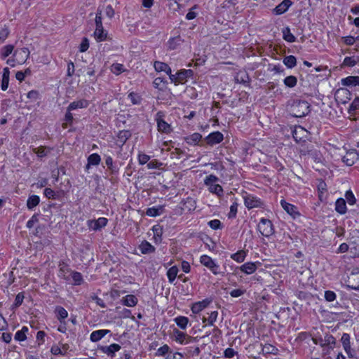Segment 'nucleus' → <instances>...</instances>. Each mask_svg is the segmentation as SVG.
<instances>
[{
  "instance_id": "2",
  "label": "nucleus",
  "mask_w": 359,
  "mask_h": 359,
  "mask_svg": "<svg viewBox=\"0 0 359 359\" xmlns=\"http://www.w3.org/2000/svg\"><path fill=\"white\" fill-rule=\"evenodd\" d=\"M257 229L260 233L266 238L275 233V228L271 221L264 217L260 219Z\"/></svg>"
},
{
  "instance_id": "26",
  "label": "nucleus",
  "mask_w": 359,
  "mask_h": 359,
  "mask_svg": "<svg viewBox=\"0 0 359 359\" xmlns=\"http://www.w3.org/2000/svg\"><path fill=\"white\" fill-rule=\"evenodd\" d=\"M335 344L336 339L332 334H326L323 339L320 337V345L322 347L329 346L330 348H333Z\"/></svg>"
},
{
  "instance_id": "39",
  "label": "nucleus",
  "mask_w": 359,
  "mask_h": 359,
  "mask_svg": "<svg viewBox=\"0 0 359 359\" xmlns=\"http://www.w3.org/2000/svg\"><path fill=\"white\" fill-rule=\"evenodd\" d=\"M174 321L180 329L185 330L187 327L189 320L186 316H180L175 318Z\"/></svg>"
},
{
  "instance_id": "29",
  "label": "nucleus",
  "mask_w": 359,
  "mask_h": 359,
  "mask_svg": "<svg viewBox=\"0 0 359 359\" xmlns=\"http://www.w3.org/2000/svg\"><path fill=\"white\" fill-rule=\"evenodd\" d=\"M110 332L109 330H98L93 331L90 336V339L93 342H97L103 338Z\"/></svg>"
},
{
  "instance_id": "7",
  "label": "nucleus",
  "mask_w": 359,
  "mask_h": 359,
  "mask_svg": "<svg viewBox=\"0 0 359 359\" xmlns=\"http://www.w3.org/2000/svg\"><path fill=\"white\" fill-rule=\"evenodd\" d=\"M293 116L295 117L305 116L309 112V104L306 101L299 100L292 106Z\"/></svg>"
},
{
  "instance_id": "48",
  "label": "nucleus",
  "mask_w": 359,
  "mask_h": 359,
  "mask_svg": "<svg viewBox=\"0 0 359 359\" xmlns=\"http://www.w3.org/2000/svg\"><path fill=\"white\" fill-rule=\"evenodd\" d=\"M71 277L72 279V284L74 285H80L83 282V276L80 272L72 271Z\"/></svg>"
},
{
  "instance_id": "47",
  "label": "nucleus",
  "mask_w": 359,
  "mask_h": 359,
  "mask_svg": "<svg viewBox=\"0 0 359 359\" xmlns=\"http://www.w3.org/2000/svg\"><path fill=\"white\" fill-rule=\"evenodd\" d=\"M178 271L179 269L177 266H173L168 270L167 277L169 283H172L174 282L177 276Z\"/></svg>"
},
{
  "instance_id": "20",
  "label": "nucleus",
  "mask_w": 359,
  "mask_h": 359,
  "mask_svg": "<svg viewBox=\"0 0 359 359\" xmlns=\"http://www.w3.org/2000/svg\"><path fill=\"white\" fill-rule=\"evenodd\" d=\"M280 205L282 208L294 218L299 215V212L297 211V208L295 205L286 202L285 200L280 201Z\"/></svg>"
},
{
  "instance_id": "44",
  "label": "nucleus",
  "mask_w": 359,
  "mask_h": 359,
  "mask_svg": "<svg viewBox=\"0 0 359 359\" xmlns=\"http://www.w3.org/2000/svg\"><path fill=\"white\" fill-rule=\"evenodd\" d=\"M154 231V239L155 243H160L162 241L163 229L160 226H154L152 228Z\"/></svg>"
},
{
  "instance_id": "14",
  "label": "nucleus",
  "mask_w": 359,
  "mask_h": 359,
  "mask_svg": "<svg viewBox=\"0 0 359 359\" xmlns=\"http://www.w3.org/2000/svg\"><path fill=\"white\" fill-rule=\"evenodd\" d=\"M347 287L354 290H359V271H353L347 280Z\"/></svg>"
},
{
  "instance_id": "16",
  "label": "nucleus",
  "mask_w": 359,
  "mask_h": 359,
  "mask_svg": "<svg viewBox=\"0 0 359 359\" xmlns=\"http://www.w3.org/2000/svg\"><path fill=\"white\" fill-rule=\"evenodd\" d=\"M121 346L118 344H112L110 346H100L98 348L103 353L107 354L109 357L113 358L115 353L121 349Z\"/></svg>"
},
{
  "instance_id": "11",
  "label": "nucleus",
  "mask_w": 359,
  "mask_h": 359,
  "mask_svg": "<svg viewBox=\"0 0 359 359\" xmlns=\"http://www.w3.org/2000/svg\"><path fill=\"white\" fill-rule=\"evenodd\" d=\"M30 52L27 48H18L14 50L13 56L16 57V62L22 64L27 61L29 57Z\"/></svg>"
},
{
  "instance_id": "24",
  "label": "nucleus",
  "mask_w": 359,
  "mask_h": 359,
  "mask_svg": "<svg viewBox=\"0 0 359 359\" xmlns=\"http://www.w3.org/2000/svg\"><path fill=\"white\" fill-rule=\"evenodd\" d=\"M132 133L128 130H120L117 135V141L121 147L123 146L127 140L130 138Z\"/></svg>"
},
{
  "instance_id": "41",
  "label": "nucleus",
  "mask_w": 359,
  "mask_h": 359,
  "mask_svg": "<svg viewBox=\"0 0 359 359\" xmlns=\"http://www.w3.org/2000/svg\"><path fill=\"white\" fill-rule=\"evenodd\" d=\"M105 163L111 174H117L118 172V168L117 165H114L113 158L110 156L105 158Z\"/></svg>"
},
{
  "instance_id": "36",
  "label": "nucleus",
  "mask_w": 359,
  "mask_h": 359,
  "mask_svg": "<svg viewBox=\"0 0 359 359\" xmlns=\"http://www.w3.org/2000/svg\"><path fill=\"white\" fill-rule=\"evenodd\" d=\"M94 36L97 41H104L107 39V32L104 29L103 27L101 28L96 27L94 32Z\"/></svg>"
},
{
  "instance_id": "58",
  "label": "nucleus",
  "mask_w": 359,
  "mask_h": 359,
  "mask_svg": "<svg viewBox=\"0 0 359 359\" xmlns=\"http://www.w3.org/2000/svg\"><path fill=\"white\" fill-rule=\"evenodd\" d=\"M350 252L354 257H359V239L350 243Z\"/></svg>"
},
{
  "instance_id": "38",
  "label": "nucleus",
  "mask_w": 359,
  "mask_h": 359,
  "mask_svg": "<svg viewBox=\"0 0 359 359\" xmlns=\"http://www.w3.org/2000/svg\"><path fill=\"white\" fill-rule=\"evenodd\" d=\"M40 203V198L36 195H32L28 197L27 201V207L29 210H33Z\"/></svg>"
},
{
  "instance_id": "6",
  "label": "nucleus",
  "mask_w": 359,
  "mask_h": 359,
  "mask_svg": "<svg viewBox=\"0 0 359 359\" xmlns=\"http://www.w3.org/2000/svg\"><path fill=\"white\" fill-rule=\"evenodd\" d=\"M244 204L248 210L255 208H263L264 206V202L261 198L254 196L253 194L245 192L243 195Z\"/></svg>"
},
{
  "instance_id": "30",
  "label": "nucleus",
  "mask_w": 359,
  "mask_h": 359,
  "mask_svg": "<svg viewBox=\"0 0 359 359\" xmlns=\"http://www.w3.org/2000/svg\"><path fill=\"white\" fill-rule=\"evenodd\" d=\"M55 314L56 318L58 320L59 322H62L65 320V319L68 316V312L67 311L61 306H57L55 309Z\"/></svg>"
},
{
  "instance_id": "45",
  "label": "nucleus",
  "mask_w": 359,
  "mask_h": 359,
  "mask_svg": "<svg viewBox=\"0 0 359 359\" xmlns=\"http://www.w3.org/2000/svg\"><path fill=\"white\" fill-rule=\"evenodd\" d=\"M359 62V56L346 57L343 61V66L354 67Z\"/></svg>"
},
{
  "instance_id": "4",
  "label": "nucleus",
  "mask_w": 359,
  "mask_h": 359,
  "mask_svg": "<svg viewBox=\"0 0 359 359\" xmlns=\"http://www.w3.org/2000/svg\"><path fill=\"white\" fill-rule=\"evenodd\" d=\"M165 116V114L163 111H159L155 116V121H156L158 132L169 134L172 131V129L171 126L164 120Z\"/></svg>"
},
{
  "instance_id": "46",
  "label": "nucleus",
  "mask_w": 359,
  "mask_h": 359,
  "mask_svg": "<svg viewBox=\"0 0 359 359\" xmlns=\"http://www.w3.org/2000/svg\"><path fill=\"white\" fill-rule=\"evenodd\" d=\"M14 50L13 45H6L1 48L0 56L2 60H5L7 57H8L12 52Z\"/></svg>"
},
{
  "instance_id": "42",
  "label": "nucleus",
  "mask_w": 359,
  "mask_h": 359,
  "mask_svg": "<svg viewBox=\"0 0 359 359\" xmlns=\"http://www.w3.org/2000/svg\"><path fill=\"white\" fill-rule=\"evenodd\" d=\"M262 351L264 354L268 355V354H273V355H277L278 353V349L275 346L271 344H265L262 349Z\"/></svg>"
},
{
  "instance_id": "54",
  "label": "nucleus",
  "mask_w": 359,
  "mask_h": 359,
  "mask_svg": "<svg viewBox=\"0 0 359 359\" xmlns=\"http://www.w3.org/2000/svg\"><path fill=\"white\" fill-rule=\"evenodd\" d=\"M128 98L130 100L133 104H140L142 100L141 95L135 92L130 93L128 95Z\"/></svg>"
},
{
  "instance_id": "51",
  "label": "nucleus",
  "mask_w": 359,
  "mask_h": 359,
  "mask_svg": "<svg viewBox=\"0 0 359 359\" xmlns=\"http://www.w3.org/2000/svg\"><path fill=\"white\" fill-rule=\"evenodd\" d=\"M283 83L288 88H294L297 84V79L292 75L287 76L284 79Z\"/></svg>"
},
{
  "instance_id": "5",
  "label": "nucleus",
  "mask_w": 359,
  "mask_h": 359,
  "mask_svg": "<svg viewBox=\"0 0 359 359\" xmlns=\"http://www.w3.org/2000/svg\"><path fill=\"white\" fill-rule=\"evenodd\" d=\"M200 262L207 267L214 275L221 274L219 265L208 255H203L200 257Z\"/></svg>"
},
{
  "instance_id": "34",
  "label": "nucleus",
  "mask_w": 359,
  "mask_h": 359,
  "mask_svg": "<svg viewBox=\"0 0 359 359\" xmlns=\"http://www.w3.org/2000/svg\"><path fill=\"white\" fill-rule=\"evenodd\" d=\"M248 250H241L231 255L230 257L238 263H242L245 259L247 256Z\"/></svg>"
},
{
  "instance_id": "23",
  "label": "nucleus",
  "mask_w": 359,
  "mask_h": 359,
  "mask_svg": "<svg viewBox=\"0 0 359 359\" xmlns=\"http://www.w3.org/2000/svg\"><path fill=\"white\" fill-rule=\"evenodd\" d=\"M121 302L124 306L133 307L137 304L138 299L133 294H128L121 299Z\"/></svg>"
},
{
  "instance_id": "49",
  "label": "nucleus",
  "mask_w": 359,
  "mask_h": 359,
  "mask_svg": "<svg viewBox=\"0 0 359 359\" xmlns=\"http://www.w3.org/2000/svg\"><path fill=\"white\" fill-rule=\"evenodd\" d=\"M283 64L289 69H292L297 65V59L294 55L285 56L283 58Z\"/></svg>"
},
{
  "instance_id": "8",
  "label": "nucleus",
  "mask_w": 359,
  "mask_h": 359,
  "mask_svg": "<svg viewBox=\"0 0 359 359\" xmlns=\"http://www.w3.org/2000/svg\"><path fill=\"white\" fill-rule=\"evenodd\" d=\"M223 140L224 135L219 131L212 132L205 138L206 144L211 147L221 143Z\"/></svg>"
},
{
  "instance_id": "56",
  "label": "nucleus",
  "mask_w": 359,
  "mask_h": 359,
  "mask_svg": "<svg viewBox=\"0 0 359 359\" xmlns=\"http://www.w3.org/2000/svg\"><path fill=\"white\" fill-rule=\"evenodd\" d=\"M71 111H68V109H67V112L65 116V123H62L63 128H67L68 127V125L71 126L73 123L74 117Z\"/></svg>"
},
{
  "instance_id": "40",
  "label": "nucleus",
  "mask_w": 359,
  "mask_h": 359,
  "mask_svg": "<svg viewBox=\"0 0 359 359\" xmlns=\"http://www.w3.org/2000/svg\"><path fill=\"white\" fill-rule=\"evenodd\" d=\"M283 38L285 41L289 43H293L296 41V37L291 33L290 29L289 27H286L283 29Z\"/></svg>"
},
{
  "instance_id": "21",
  "label": "nucleus",
  "mask_w": 359,
  "mask_h": 359,
  "mask_svg": "<svg viewBox=\"0 0 359 359\" xmlns=\"http://www.w3.org/2000/svg\"><path fill=\"white\" fill-rule=\"evenodd\" d=\"M235 81L236 83H242L245 86H250L251 79L247 72H240L236 76Z\"/></svg>"
},
{
  "instance_id": "62",
  "label": "nucleus",
  "mask_w": 359,
  "mask_h": 359,
  "mask_svg": "<svg viewBox=\"0 0 359 359\" xmlns=\"http://www.w3.org/2000/svg\"><path fill=\"white\" fill-rule=\"evenodd\" d=\"M168 67V64L160 61H155L154 64V67L156 72L166 71Z\"/></svg>"
},
{
  "instance_id": "50",
  "label": "nucleus",
  "mask_w": 359,
  "mask_h": 359,
  "mask_svg": "<svg viewBox=\"0 0 359 359\" xmlns=\"http://www.w3.org/2000/svg\"><path fill=\"white\" fill-rule=\"evenodd\" d=\"M171 353V350L168 344H164L157 349L155 355L158 357H164L166 355Z\"/></svg>"
},
{
  "instance_id": "18",
  "label": "nucleus",
  "mask_w": 359,
  "mask_h": 359,
  "mask_svg": "<svg viewBox=\"0 0 359 359\" xmlns=\"http://www.w3.org/2000/svg\"><path fill=\"white\" fill-rule=\"evenodd\" d=\"M59 273L58 276L61 278H63L64 280L69 281V276H68V273L72 272L71 269L69 268V265L65 262V261H60L59 264Z\"/></svg>"
},
{
  "instance_id": "32",
  "label": "nucleus",
  "mask_w": 359,
  "mask_h": 359,
  "mask_svg": "<svg viewBox=\"0 0 359 359\" xmlns=\"http://www.w3.org/2000/svg\"><path fill=\"white\" fill-rule=\"evenodd\" d=\"M52 150L53 148L47 147L45 146H40L33 149V151L37 155L39 158L46 156Z\"/></svg>"
},
{
  "instance_id": "63",
  "label": "nucleus",
  "mask_w": 359,
  "mask_h": 359,
  "mask_svg": "<svg viewBox=\"0 0 359 359\" xmlns=\"http://www.w3.org/2000/svg\"><path fill=\"white\" fill-rule=\"evenodd\" d=\"M27 97L32 102H35L40 99V94L38 90H32L27 94Z\"/></svg>"
},
{
  "instance_id": "64",
  "label": "nucleus",
  "mask_w": 359,
  "mask_h": 359,
  "mask_svg": "<svg viewBox=\"0 0 359 359\" xmlns=\"http://www.w3.org/2000/svg\"><path fill=\"white\" fill-rule=\"evenodd\" d=\"M44 196L48 199H57V195L55 191L50 188H46L43 191Z\"/></svg>"
},
{
  "instance_id": "25",
  "label": "nucleus",
  "mask_w": 359,
  "mask_h": 359,
  "mask_svg": "<svg viewBox=\"0 0 359 359\" xmlns=\"http://www.w3.org/2000/svg\"><path fill=\"white\" fill-rule=\"evenodd\" d=\"M202 135L198 133H194L184 137L186 143L191 146H196L201 140Z\"/></svg>"
},
{
  "instance_id": "43",
  "label": "nucleus",
  "mask_w": 359,
  "mask_h": 359,
  "mask_svg": "<svg viewBox=\"0 0 359 359\" xmlns=\"http://www.w3.org/2000/svg\"><path fill=\"white\" fill-rule=\"evenodd\" d=\"M29 329L26 326H23L20 330H18L15 334L14 339L16 341H23L26 340L27 336L26 334L28 332Z\"/></svg>"
},
{
  "instance_id": "57",
  "label": "nucleus",
  "mask_w": 359,
  "mask_h": 359,
  "mask_svg": "<svg viewBox=\"0 0 359 359\" xmlns=\"http://www.w3.org/2000/svg\"><path fill=\"white\" fill-rule=\"evenodd\" d=\"M161 207L156 208H149L146 210V215L149 217H156L158 215H160L161 213Z\"/></svg>"
},
{
  "instance_id": "27",
  "label": "nucleus",
  "mask_w": 359,
  "mask_h": 359,
  "mask_svg": "<svg viewBox=\"0 0 359 359\" xmlns=\"http://www.w3.org/2000/svg\"><path fill=\"white\" fill-rule=\"evenodd\" d=\"M257 269V264L254 262H246L239 267V269L245 274L253 273Z\"/></svg>"
},
{
  "instance_id": "31",
  "label": "nucleus",
  "mask_w": 359,
  "mask_h": 359,
  "mask_svg": "<svg viewBox=\"0 0 359 359\" xmlns=\"http://www.w3.org/2000/svg\"><path fill=\"white\" fill-rule=\"evenodd\" d=\"M183 41L184 40L181 38L180 36L172 37L168 41V48L169 50H175L181 46Z\"/></svg>"
},
{
  "instance_id": "12",
  "label": "nucleus",
  "mask_w": 359,
  "mask_h": 359,
  "mask_svg": "<svg viewBox=\"0 0 359 359\" xmlns=\"http://www.w3.org/2000/svg\"><path fill=\"white\" fill-rule=\"evenodd\" d=\"M358 160L359 154L355 149L349 150L342 158V161L348 166L353 165Z\"/></svg>"
},
{
  "instance_id": "60",
  "label": "nucleus",
  "mask_w": 359,
  "mask_h": 359,
  "mask_svg": "<svg viewBox=\"0 0 359 359\" xmlns=\"http://www.w3.org/2000/svg\"><path fill=\"white\" fill-rule=\"evenodd\" d=\"M359 109V97H355L350 104L348 111L350 114H353Z\"/></svg>"
},
{
  "instance_id": "1",
  "label": "nucleus",
  "mask_w": 359,
  "mask_h": 359,
  "mask_svg": "<svg viewBox=\"0 0 359 359\" xmlns=\"http://www.w3.org/2000/svg\"><path fill=\"white\" fill-rule=\"evenodd\" d=\"M219 179L215 175H209L204 179V184L208 187L209 192L215 194L217 197L221 198L224 195V189L222 187L218 184Z\"/></svg>"
},
{
  "instance_id": "37",
  "label": "nucleus",
  "mask_w": 359,
  "mask_h": 359,
  "mask_svg": "<svg viewBox=\"0 0 359 359\" xmlns=\"http://www.w3.org/2000/svg\"><path fill=\"white\" fill-rule=\"evenodd\" d=\"M9 75L10 71L8 67H5L3 69L2 81H1V89L5 91L7 90L9 83Z\"/></svg>"
},
{
  "instance_id": "10",
  "label": "nucleus",
  "mask_w": 359,
  "mask_h": 359,
  "mask_svg": "<svg viewBox=\"0 0 359 359\" xmlns=\"http://www.w3.org/2000/svg\"><path fill=\"white\" fill-rule=\"evenodd\" d=\"M336 101L346 104L351 99V93L346 88L338 89L334 95Z\"/></svg>"
},
{
  "instance_id": "61",
  "label": "nucleus",
  "mask_w": 359,
  "mask_h": 359,
  "mask_svg": "<svg viewBox=\"0 0 359 359\" xmlns=\"http://www.w3.org/2000/svg\"><path fill=\"white\" fill-rule=\"evenodd\" d=\"M208 224L212 229L214 230L221 229L223 227L222 222L217 219L210 220L208 222Z\"/></svg>"
},
{
  "instance_id": "35",
  "label": "nucleus",
  "mask_w": 359,
  "mask_h": 359,
  "mask_svg": "<svg viewBox=\"0 0 359 359\" xmlns=\"http://www.w3.org/2000/svg\"><path fill=\"white\" fill-rule=\"evenodd\" d=\"M341 83L344 86H359V76H349L345 79H343L341 80Z\"/></svg>"
},
{
  "instance_id": "52",
  "label": "nucleus",
  "mask_w": 359,
  "mask_h": 359,
  "mask_svg": "<svg viewBox=\"0 0 359 359\" xmlns=\"http://www.w3.org/2000/svg\"><path fill=\"white\" fill-rule=\"evenodd\" d=\"M318 197L321 200L323 195L327 192V184L323 180H320L317 184Z\"/></svg>"
},
{
  "instance_id": "9",
  "label": "nucleus",
  "mask_w": 359,
  "mask_h": 359,
  "mask_svg": "<svg viewBox=\"0 0 359 359\" xmlns=\"http://www.w3.org/2000/svg\"><path fill=\"white\" fill-rule=\"evenodd\" d=\"M108 223V219L105 217H100L97 219H89L87 221V226L90 229L99 231L105 227Z\"/></svg>"
},
{
  "instance_id": "3",
  "label": "nucleus",
  "mask_w": 359,
  "mask_h": 359,
  "mask_svg": "<svg viewBox=\"0 0 359 359\" xmlns=\"http://www.w3.org/2000/svg\"><path fill=\"white\" fill-rule=\"evenodd\" d=\"M171 338L180 344H187L197 341L196 337L189 336L177 328L173 329Z\"/></svg>"
},
{
  "instance_id": "53",
  "label": "nucleus",
  "mask_w": 359,
  "mask_h": 359,
  "mask_svg": "<svg viewBox=\"0 0 359 359\" xmlns=\"http://www.w3.org/2000/svg\"><path fill=\"white\" fill-rule=\"evenodd\" d=\"M217 316H218V312L217 311H212L208 318H205L203 317V323H208V324L209 325H213L214 323H215V321L217 320Z\"/></svg>"
},
{
  "instance_id": "22",
  "label": "nucleus",
  "mask_w": 359,
  "mask_h": 359,
  "mask_svg": "<svg viewBox=\"0 0 359 359\" xmlns=\"http://www.w3.org/2000/svg\"><path fill=\"white\" fill-rule=\"evenodd\" d=\"M139 250L142 254L148 255L154 253L156 250V248L149 242L144 240L139 245Z\"/></svg>"
},
{
  "instance_id": "33",
  "label": "nucleus",
  "mask_w": 359,
  "mask_h": 359,
  "mask_svg": "<svg viewBox=\"0 0 359 359\" xmlns=\"http://www.w3.org/2000/svg\"><path fill=\"white\" fill-rule=\"evenodd\" d=\"M335 210L341 214L344 215L347 211L346 201L343 198H339L335 202Z\"/></svg>"
},
{
  "instance_id": "17",
  "label": "nucleus",
  "mask_w": 359,
  "mask_h": 359,
  "mask_svg": "<svg viewBox=\"0 0 359 359\" xmlns=\"http://www.w3.org/2000/svg\"><path fill=\"white\" fill-rule=\"evenodd\" d=\"M292 5V1L291 0H283L273 9L272 12L274 15H282L285 13Z\"/></svg>"
},
{
  "instance_id": "28",
  "label": "nucleus",
  "mask_w": 359,
  "mask_h": 359,
  "mask_svg": "<svg viewBox=\"0 0 359 359\" xmlns=\"http://www.w3.org/2000/svg\"><path fill=\"white\" fill-rule=\"evenodd\" d=\"M100 162V156L97 153L92 154L87 158V165L86 166V169L88 170L91 165H98Z\"/></svg>"
},
{
  "instance_id": "19",
  "label": "nucleus",
  "mask_w": 359,
  "mask_h": 359,
  "mask_svg": "<svg viewBox=\"0 0 359 359\" xmlns=\"http://www.w3.org/2000/svg\"><path fill=\"white\" fill-rule=\"evenodd\" d=\"M90 104L88 100L86 99H81L79 100L74 101L71 102L67 107L68 111H74L78 109H86Z\"/></svg>"
},
{
  "instance_id": "59",
  "label": "nucleus",
  "mask_w": 359,
  "mask_h": 359,
  "mask_svg": "<svg viewBox=\"0 0 359 359\" xmlns=\"http://www.w3.org/2000/svg\"><path fill=\"white\" fill-rule=\"evenodd\" d=\"M350 335L348 333H344L341 341L344 350L349 349L351 347Z\"/></svg>"
},
{
  "instance_id": "55",
  "label": "nucleus",
  "mask_w": 359,
  "mask_h": 359,
  "mask_svg": "<svg viewBox=\"0 0 359 359\" xmlns=\"http://www.w3.org/2000/svg\"><path fill=\"white\" fill-rule=\"evenodd\" d=\"M238 203L236 201H233L231 205L230 206V210L227 215L229 219H234L236 217L238 212Z\"/></svg>"
},
{
  "instance_id": "13",
  "label": "nucleus",
  "mask_w": 359,
  "mask_h": 359,
  "mask_svg": "<svg viewBox=\"0 0 359 359\" xmlns=\"http://www.w3.org/2000/svg\"><path fill=\"white\" fill-rule=\"evenodd\" d=\"M212 298H205L202 301L194 303L191 307V310L194 313L198 314L203 309L207 308L212 303Z\"/></svg>"
},
{
  "instance_id": "15",
  "label": "nucleus",
  "mask_w": 359,
  "mask_h": 359,
  "mask_svg": "<svg viewBox=\"0 0 359 359\" xmlns=\"http://www.w3.org/2000/svg\"><path fill=\"white\" fill-rule=\"evenodd\" d=\"M187 79L184 69L179 70L175 75H170V82L173 83L175 86L185 83Z\"/></svg>"
}]
</instances>
